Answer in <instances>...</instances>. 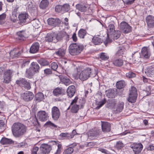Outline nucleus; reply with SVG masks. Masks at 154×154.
Wrapping results in <instances>:
<instances>
[{
  "instance_id": "1",
  "label": "nucleus",
  "mask_w": 154,
  "mask_h": 154,
  "mask_svg": "<svg viewBox=\"0 0 154 154\" xmlns=\"http://www.w3.org/2000/svg\"><path fill=\"white\" fill-rule=\"evenodd\" d=\"M26 129L25 126L19 123H14L12 127L13 134L16 137L23 135L26 132Z\"/></svg>"
},
{
  "instance_id": "2",
  "label": "nucleus",
  "mask_w": 154,
  "mask_h": 154,
  "mask_svg": "<svg viewBox=\"0 0 154 154\" xmlns=\"http://www.w3.org/2000/svg\"><path fill=\"white\" fill-rule=\"evenodd\" d=\"M84 48V46L82 45L73 43L70 45L69 51V54L72 55H77L80 54Z\"/></svg>"
},
{
  "instance_id": "3",
  "label": "nucleus",
  "mask_w": 154,
  "mask_h": 154,
  "mask_svg": "<svg viewBox=\"0 0 154 154\" xmlns=\"http://www.w3.org/2000/svg\"><path fill=\"white\" fill-rule=\"evenodd\" d=\"M93 69L90 68H86L82 70L79 75V79L83 81L87 80L92 75Z\"/></svg>"
},
{
  "instance_id": "4",
  "label": "nucleus",
  "mask_w": 154,
  "mask_h": 154,
  "mask_svg": "<svg viewBox=\"0 0 154 154\" xmlns=\"http://www.w3.org/2000/svg\"><path fill=\"white\" fill-rule=\"evenodd\" d=\"M116 102L115 99H112L110 101L111 106L116 111V113H119L122 111L124 107V103L122 102H119L116 104Z\"/></svg>"
},
{
  "instance_id": "5",
  "label": "nucleus",
  "mask_w": 154,
  "mask_h": 154,
  "mask_svg": "<svg viewBox=\"0 0 154 154\" xmlns=\"http://www.w3.org/2000/svg\"><path fill=\"white\" fill-rule=\"evenodd\" d=\"M13 72V71L11 69H8L5 72L3 76V83L8 84L11 81Z\"/></svg>"
},
{
  "instance_id": "6",
  "label": "nucleus",
  "mask_w": 154,
  "mask_h": 154,
  "mask_svg": "<svg viewBox=\"0 0 154 154\" xmlns=\"http://www.w3.org/2000/svg\"><path fill=\"white\" fill-rule=\"evenodd\" d=\"M119 27L121 31L125 33L130 32L131 30V27L125 22H122L120 24Z\"/></svg>"
},
{
  "instance_id": "7",
  "label": "nucleus",
  "mask_w": 154,
  "mask_h": 154,
  "mask_svg": "<svg viewBox=\"0 0 154 154\" xmlns=\"http://www.w3.org/2000/svg\"><path fill=\"white\" fill-rule=\"evenodd\" d=\"M16 83L20 86L24 87L28 90L29 89L31 88L29 82L25 79H20L16 81Z\"/></svg>"
},
{
  "instance_id": "8",
  "label": "nucleus",
  "mask_w": 154,
  "mask_h": 154,
  "mask_svg": "<svg viewBox=\"0 0 154 154\" xmlns=\"http://www.w3.org/2000/svg\"><path fill=\"white\" fill-rule=\"evenodd\" d=\"M78 99L77 97H75L70 103V106H72L71 110L73 113H76L79 109V105L77 104Z\"/></svg>"
},
{
  "instance_id": "9",
  "label": "nucleus",
  "mask_w": 154,
  "mask_h": 154,
  "mask_svg": "<svg viewBox=\"0 0 154 154\" xmlns=\"http://www.w3.org/2000/svg\"><path fill=\"white\" fill-rule=\"evenodd\" d=\"M51 115L53 119L57 120L60 116V112L58 108L55 106L53 107L51 109Z\"/></svg>"
},
{
  "instance_id": "10",
  "label": "nucleus",
  "mask_w": 154,
  "mask_h": 154,
  "mask_svg": "<svg viewBox=\"0 0 154 154\" xmlns=\"http://www.w3.org/2000/svg\"><path fill=\"white\" fill-rule=\"evenodd\" d=\"M129 96L127 98V100L131 103H134L135 102V87L134 86H131V88L129 90Z\"/></svg>"
},
{
  "instance_id": "11",
  "label": "nucleus",
  "mask_w": 154,
  "mask_h": 154,
  "mask_svg": "<svg viewBox=\"0 0 154 154\" xmlns=\"http://www.w3.org/2000/svg\"><path fill=\"white\" fill-rule=\"evenodd\" d=\"M37 116L39 119L42 121L47 120L48 118V114L44 111H40L37 114Z\"/></svg>"
},
{
  "instance_id": "12",
  "label": "nucleus",
  "mask_w": 154,
  "mask_h": 154,
  "mask_svg": "<svg viewBox=\"0 0 154 154\" xmlns=\"http://www.w3.org/2000/svg\"><path fill=\"white\" fill-rule=\"evenodd\" d=\"M34 95L30 91H26L23 94L22 97L23 100L26 101L31 100L33 98Z\"/></svg>"
},
{
  "instance_id": "13",
  "label": "nucleus",
  "mask_w": 154,
  "mask_h": 154,
  "mask_svg": "<svg viewBox=\"0 0 154 154\" xmlns=\"http://www.w3.org/2000/svg\"><path fill=\"white\" fill-rule=\"evenodd\" d=\"M150 56V53L149 49L146 47H144L141 50L140 56L145 59L149 58Z\"/></svg>"
},
{
  "instance_id": "14",
  "label": "nucleus",
  "mask_w": 154,
  "mask_h": 154,
  "mask_svg": "<svg viewBox=\"0 0 154 154\" xmlns=\"http://www.w3.org/2000/svg\"><path fill=\"white\" fill-rule=\"evenodd\" d=\"M101 127L103 131L105 133L109 132L111 129L110 124L107 122H102Z\"/></svg>"
},
{
  "instance_id": "15",
  "label": "nucleus",
  "mask_w": 154,
  "mask_h": 154,
  "mask_svg": "<svg viewBox=\"0 0 154 154\" xmlns=\"http://www.w3.org/2000/svg\"><path fill=\"white\" fill-rule=\"evenodd\" d=\"M39 44L36 42L33 43L31 46L29 52L31 53H35L39 50Z\"/></svg>"
},
{
  "instance_id": "16",
  "label": "nucleus",
  "mask_w": 154,
  "mask_h": 154,
  "mask_svg": "<svg viewBox=\"0 0 154 154\" xmlns=\"http://www.w3.org/2000/svg\"><path fill=\"white\" fill-rule=\"evenodd\" d=\"M106 95L109 98H115L117 96L116 91L113 89H109L106 91Z\"/></svg>"
},
{
  "instance_id": "17",
  "label": "nucleus",
  "mask_w": 154,
  "mask_h": 154,
  "mask_svg": "<svg viewBox=\"0 0 154 154\" xmlns=\"http://www.w3.org/2000/svg\"><path fill=\"white\" fill-rule=\"evenodd\" d=\"M30 68L35 73H38L39 72L40 69V66L36 62H32Z\"/></svg>"
},
{
  "instance_id": "18",
  "label": "nucleus",
  "mask_w": 154,
  "mask_h": 154,
  "mask_svg": "<svg viewBox=\"0 0 154 154\" xmlns=\"http://www.w3.org/2000/svg\"><path fill=\"white\" fill-rule=\"evenodd\" d=\"M76 7L79 11L85 12L89 8V6L88 5L80 4L77 5Z\"/></svg>"
},
{
  "instance_id": "19",
  "label": "nucleus",
  "mask_w": 154,
  "mask_h": 154,
  "mask_svg": "<svg viewBox=\"0 0 154 154\" xmlns=\"http://www.w3.org/2000/svg\"><path fill=\"white\" fill-rule=\"evenodd\" d=\"M61 82L66 85H68L72 83V82L67 77L63 75H60L59 76Z\"/></svg>"
},
{
  "instance_id": "20",
  "label": "nucleus",
  "mask_w": 154,
  "mask_h": 154,
  "mask_svg": "<svg viewBox=\"0 0 154 154\" xmlns=\"http://www.w3.org/2000/svg\"><path fill=\"white\" fill-rule=\"evenodd\" d=\"M145 72L148 76L154 77V66L148 67L145 70Z\"/></svg>"
},
{
  "instance_id": "21",
  "label": "nucleus",
  "mask_w": 154,
  "mask_h": 154,
  "mask_svg": "<svg viewBox=\"0 0 154 154\" xmlns=\"http://www.w3.org/2000/svg\"><path fill=\"white\" fill-rule=\"evenodd\" d=\"M146 21L149 27H154V17L153 16H148L146 18Z\"/></svg>"
},
{
  "instance_id": "22",
  "label": "nucleus",
  "mask_w": 154,
  "mask_h": 154,
  "mask_svg": "<svg viewBox=\"0 0 154 154\" xmlns=\"http://www.w3.org/2000/svg\"><path fill=\"white\" fill-rule=\"evenodd\" d=\"M28 15L26 12L21 13L19 15L18 18L20 23H25L28 18Z\"/></svg>"
},
{
  "instance_id": "23",
  "label": "nucleus",
  "mask_w": 154,
  "mask_h": 154,
  "mask_svg": "<svg viewBox=\"0 0 154 154\" xmlns=\"http://www.w3.org/2000/svg\"><path fill=\"white\" fill-rule=\"evenodd\" d=\"M75 92V87L73 85L69 86L67 90V95L70 97H72L74 95Z\"/></svg>"
},
{
  "instance_id": "24",
  "label": "nucleus",
  "mask_w": 154,
  "mask_h": 154,
  "mask_svg": "<svg viewBox=\"0 0 154 154\" xmlns=\"http://www.w3.org/2000/svg\"><path fill=\"white\" fill-rule=\"evenodd\" d=\"M54 35V32L48 33L45 37V41L48 42H52L53 41H54L55 40Z\"/></svg>"
},
{
  "instance_id": "25",
  "label": "nucleus",
  "mask_w": 154,
  "mask_h": 154,
  "mask_svg": "<svg viewBox=\"0 0 154 154\" xmlns=\"http://www.w3.org/2000/svg\"><path fill=\"white\" fill-rule=\"evenodd\" d=\"M107 36L110 35H112L113 33L116 31L115 30V26L113 24H110L108 26L107 29Z\"/></svg>"
},
{
  "instance_id": "26",
  "label": "nucleus",
  "mask_w": 154,
  "mask_h": 154,
  "mask_svg": "<svg viewBox=\"0 0 154 154\" xmlns=\"http://www.w3.org/2000/svg\"><path fill=\"white\" fill-rule=\"evenodd\" d=\"M35 99L37 102H40L44 99V95L42 93H38L35 95Z\"/></svg>"
},
{
  "instance_id": "27",
  "label": "nucleus",
  "mask_w": 154,
  "mask_h": 154,
  "mask_svg": "<svg viewBox=\"0 0 154 154\" xmlns=\"http://www.w3.org/2000/svg\"><path fill=\"white\" fill-rule=\"evenodd\" d=\"M112 63L115 66L120 67L123 64V60L120 58L115 59L112 61Z\"/></svg>"
},
{
  "instance_id": "28",
  "label": "nucleus",
  "mask_w": 154,
  "mask_h": 154,
  "mask_svg": "<svg viewBox=\"0 0 154 154\" xmlns=\"http://www.w3.org/2000/svg\"><path fill=\"white\" fill-rule=\"evenodd\" d=\"M1 143L3 144H11L14 143V141L11 139L6 138H3L0 141Z\"/></svg>"
},
{
  "instance_id": "29",
  "label": "nucleus",
  "mask_w": 154,
  "mask_h": 154,
  "mask_svg": "<svg viewBox=\"0 0 154 154\" xmlns=\"http://www.w3.org/2000/svg\"><path fill=\"white\" fill-rule=\"evenodd\" d=\"M66 50L64 48H60L55 52L56 55L60 57H62L65 55Z\"/></svg>"
},
{
  "instance_id": "30",
  "label": "nucleus",
  "mask_w": 154,
  "mask_h": 154,
  "mask_svg": "<svg viewBox=\"0 0 154 154\" xmlns=\"http://www.w3.org/2000/svg\"><path fill=\"white\" fill-rule=\"evenodd\" d=\"M143 148V146L140 143H135V154H139Z\"/></svg>"
},
{
  "instance_id": "31",
  "label": "nucleus",
  "mask_w": 154,
  "mask_h": 154,
  "mask_svg": "<svg viewBox=\"0 0 154 154\" xmlns=\"http://www.w3.org/2000/svg\"><path fill=\"white\" fill-rule=\"evenodd\" d=\"M21 52H17L16 49H14L11 51L10 53V57L13 58L15 57H17L21 54Z\"/></svg>"
},
{
  "instance_id": "32",
  "label": "nucleus",
  "mask_w": 154,
  "mask_h": 154,
  "mask_svg": "<svg viewBox=\"0 0 154 154\" xmlns=\"http://www.w3.org/2000/svg\"><path fill=\"white\" fill-rule=\"evenodd\" d=\"M17 34L20 39L24 40L26 37L25 32L24 30L19 31L17 32Z\"/></svg>"
},
{
  "instance_id": "33",
  "label": "nucleus",
  "mask_w": 154,
  "mask_h": 154,
  "mask_svg": "<svg viewBox=\"0 0 154 154\" xmlns=\"http://www.w3.org/2000/svg\"><path fill=\"white\" fill-rule=\"evenodd\" d=\"M49 0H42L41 2L39 7L42 9H45L49 5Z\"/></svg>"
},
{
  "instance_id": "34",
  "label": "nucleus",
  "mask_w": 154,
  "mask_h": 154,
  "mask_svg": "<svg viewBox=\"0 0 154 154\" xmlns=\"http://www.w3.org/2000/svg\"><path fill=\"white\" fill-rule=\"evenodd\" d=\"M103 40L99 37L94 36L92 39L93 43L95 45H99L102 42Z\"/></svg>"
},
{
  "instance_id": "35",
  "label": "nucleus",
  "mask_w": 154,
  "mask_h": 154,
  "mask_svg": "<svg viewBox=\"0 0 154 154\" xmlns=\"http://www.w3.org/2000/svg\"><path fill=\"white\" fill-rule=\"evenodd\" d=\"M35 73L30 68L27 69L26 71V76L28 78H31Z\"/></svg>"
},
{
  "instance_id": "36",
  "label": "nucleus",
  "mask_w": 154,
  "mask_h": 154,
  "mask_svg": "<svg viewBox=\"0 0 154 154\" xmlns=\"http://www.w3.org/2000/svg\"><path fill=\"white\" fill-rule=\"evenodd\" d=\"M120 32L119 31H116L114 32L112 35H109L108 37H110L114 39H117L119 38L120 35Z\"/></svg>"
},
{
  "instance_id": "37",
  "label": "nucleus",
  "mask_w": 154,
  "mask_h": 154,
  "mask_svg": "<svg viewBox=\"0 0 154 154\" xmlns=\"http://www.w3.org/2000/svg\"><path fill=\"white\" fill-rule=\"evenodd\" d=\"M54 38H55V40L54 41V42H56L62 40V32H60L58 33L54 32Z\"/></svg>"
},
{
  "instance_id": "38",
  "label": "nucleus",
  "mask_w": 154,
  "mask_h": 154,
  "mask_svg": "<svg viewBox=\"0 0 154 154\" xmlns=\"http://www.w3.org/2000/svg\"><path fill=\"white\" fill-rule=\"evenodd\" d=\"M90 136L97 137L101 134V131L99 130H92L90 131Z\"/></svg>"
},
{
  "instance_id": "39",
  "label": "nucleus",
  "mask_w": 154,
  "mask_h": 154,
  "mask_svg": "<svg viewBox=\"0 0 154 154\" xmlns=\"http://www.w3.org/2000/svg\"><path fill=\"white\" fill-rule=\"evenodd\" d=\"M37 61L38 63L42 66H48L49 64V62L44 58H41Z\"/></svg>"
},
{
  "instance_id": "40",
  "label": "nucleus",
  "mask_w": 154,
  "mask_h": 154,
  "mask_svg": "<svg viewBox=\"0 0 154 154\" xmlns=\"http://www.w3.org/2000/svg\"><path fill=\"white\" fill-rule=\"evenodd\" d=\"M53 95L56 96L58 97L62 94V89L58 88H55L53 91Z\"/></svg>"
},
{
  "instance_id": "41",
  "label": "nucleus",
  "mask_w": 154,
  "mask_h": 154,
  "mask_svg": "<svg viewBox=\"0 0 154 154\" xmlns=\"http://www.w3.org/2000/svg\"><path fill=\"white\" fill-rule=\"evenodd\" d=\"M87 34V32L85 30L81 29L78 32V36L80 38H84Z\"/></svg>"
},
{
  "instance_id": "42",
  "label": "nucleus",
  "mask_w": 154,
  "mask_h": 154,
  "mask_svg": "<svg viewBox=\"0 0 154 154\" xmlns=\"http://www.w3.org/2000/svg\"><path fill=\"white\" fill-rule=\"evenodd\" d=\"M116 86L117 88L121 89L125 86V82L123 81H119L116 83Z\"/></svg>"
},
{
  "instance_id": "43",
  "label": "nucleus",
  "mask_w": 154,
  "mask_h": 154,
  "mask_svg": "<svg viewBox=\"0 0 154 154\" xmlns=\"http://www.w3.org/2000/svg\"><path fill=\"white\" fill-rule=\"evenodd\" d=\"M59 136L63 139H71L72 137L70 135L69 133L67 132L61 133L59 135Z\"/></svg>"
},
{
  "instance_id": "44",
  "label": "nucleus",
  "mask_w": 154,
  "mask_h": 154,
  "mask_svg": "<svg viewBox=\"0 0 154 154\" xmlns=\"http://www.w3.org/2000/svg\"><path fill=\"white\" fill-rule=\"evenodd\" d=\"M62 13L67 12L70 9V5L67 4H65L62 5Z\"/></svg>"
},
{
  "instance_id": "45",
  "label": "nucleus",
  "mask_w": 154,
  "mask_h": 154,
  "mask_svg": "<svg viewBox=\"0 0 154 154\" xmlns=\"http://www.w3.org/2000/svg\"><path fill=\"white\" fill-rule=\"evenodd\" d=\"M19 8V7L17 5L13 7L12 10V15L13 17H17V12Z\"/></svg>"
},
{
  "instance_id": "46",
  "label": "nucleus",
  "mask_w": 154,
  "mask_h": 154,
  "mask_svg": "<svg viewBox=\"0 0 154 154\" xmlns=\"http://www.w3.org/2000/svg\"><path fill=\"white\" fill-rule=\"evenodd\" d=\"M124 48L123 47H120L119 48V49L116 54V57L122 56L123 54Z\"/></svg>"
},
{
  "instance_id": "47",
  "label": "nucleus",
  "mask_w": 154,
  "mask_h": 154,
  "mask_svg": "<svg viewBox=\"0 0 154 154\" xmlns=\"http://www.w3.org/2000/svg\"><path fill=\"white\" fill-rule=\"evenodd\" d=\"M48 24L49 25L51 26H55L56 19L51 18H49L47 20Z\"/></svg>"
},
{
  "instance_id": "48",
  "label": "nucleus",
  "mask_w": 154,
  "mask_h": 154,
  "mask_svg": "<svg viewBox=\"0 0 154 154\" xmlns=\"http://www.w3.org/2000/svg\"><path fill=\"white\" fill-rule=\"evenodd\" d=\"M45 125H47L48 127L51 128H57V126L55 125L53 123L51 122L50 121L47 122L45 124Z\"/></svg>"
},
{
  "instance_id": "49",
  "label": "nucleus",
  "mask_w": 154,
  "mask_h": 154,
  "mask_svg": "<svg viewBox=\"0 0 154 154\" xmlns=\"http://www.w3.org/2000/svg\"><path fill=\"white\" fill-rule=\"evenodd\" d=\"M62 39H64L66 41H68L69 38V35L66 32L62 31Z\"/></svg>"
},
{
  "instance_id": "50",
  "label": "nucleus",
  "mask_w": 154,
  "mask_h": 154,
  "mask_svg": "<svg viewBox=\"0 0 154 154\" xmlns=\"http://www.w3.org/2000/svg\"><path fill=\"white\" fill-rule=\"evenodd\" d=\"M30 62V60L29 59H26L22 60L21 61L22 63V66L23 67L26 66H27Z\"/></svg>"
},
{
  "instance_id": "51",
  "label": "nucleus",
  "mask_w": 154,
  "mask_h": 154,
  "mask_svg": "<svg viewBox=\"0 0 154 154\" xmlns=\"http://www.w3.org/2000/svg\"><path fill=\"white\" fill-rule=\"evenodd\" d=\"M124 146L123 143L121 141L117 142L115 146V147L118 149H120L122 148Z\"/></svg>"
},
{
  "instance_id": "52",
  "label": "nucleus",
  "mask_w": 154,
  "mask_h": 154,
  "mask_svg": "<svg viewBox=\"0 0 154 154\" xmlns=\"http://www.w3.org/2000/svg\"><path fill=\"white\" fill-rule=\"evenodd\" d=\"M73 149L72 147H69L65 149L64 153L65 154H71L73 151Z\"/></svg>"
},
{
  "instance_id": "53",
  "label": "nucleus",
  "mask_w": 154,
  "mask_h": 154,
  "mask_svg": "<svg viewBox=\"0 0 154 154\" xmlns=\"http://www.w3.org/2000/svg\"><path fill=\"white\" fill-rule=\"evenodd\" d=\"M106 103V99L104 98L102 101L100 102L97 105V106L96 107V109H99L102 106H103Z\"/></svg>"
},
{
  "instance_id": "54",
  "label": "nucleus",
  "mask_w": 154,
  "mask_h": 154,
  "mask_svg": "<svg viewBox=\"0 0 154 154\" xmlns=\"http://www.w3.org/2000/svg\"><path fill=\"white\" fill-rule=\"evenodd\" d=\"M32 25L35 28H38V24L39 23V20L36 19L33 20L32 21Z\"/></svg>"
},
{
  "instance_id": "55",
  "label": "nucleus",
  "mask_w": 154,
  "mask_h": 154,
  "mask_svg": "<svg viewBox=\"0 0 154 154\" xmlns=\"http://www.w3.org/2000/svg\"><path fill=\"white\" fill-rule=\"evenodd\" d=\"M109 58V57L104 53H102L100 55V58L102 60H106Z\"/></svg>"
},
{
  "instance_id": "56",
  "label": "nucleus",
  "mask_w": 154,
  "mask_h": 154,
  "mask_svg": "<svg viewBox=\"0 0 154 154\" xmlns=\"http://www.w3.org/2000/svg\"><path fill=\"white\" fill-rule=\"evenodd\" d=\"M32 119V120H31V121L32 123L33 124V125L35 126L38 125H39V122L36 116L33 117L32 118H31V119Z\"/></svg>"
},
{
  "instance_id": "57",
  "label": "nucleus",
  "mask_w": 154,
  "mask_h": 154,
  "mask_svg": "<svg viewBox=\"0 0 154 154\" xmlns=\"http://www.w3.org/2000/svg\"><path fill=\"white\" fill-rule=\"evenodd\" d=\"M55 11L58 12L62 13V7L61 5H57L55 7Z\"/></svg>"
},
{
  "instance_id": "58",
  "label": "nucleus",
  "mask_w": 154,
  "mask_h": 154,
  "mask_svg": "<svg viewBox=\"0 0 154 154\" xmlns=\"http://www.w3.org/2000/svg\"><path fill=\"white\" fill-rule=\"evenodd\" d=\"M126 77L128 78H131L135 77V73L131 72L127 73L126 74Z\"/></svg>"
},
{
  "instance_id": "59",
  "label": "nucleus",
  "mask_w": 154,
  "mask_h": 154,
  "mask_svg": "<svg viewBox=\"0 0 154 154\" xmlns=\"http://www.w3.org/2000/svg\"><path fill=\"white\" fill-rule=\"evenodd\" d=\"M57 146V149L55 152L57 154H60L62 149V145L61 144H58Z\"/></svg>"
},
{
  "instance_id": "60",
  "label": "nucleus",
  "mask_w": 154,
  "mask_h": 154,
  "mask_svg": "<svg viewBox=\"0 0 154 154\" xmlns=\"http://www.w3.org/2000/svg\"><path fill=\"white\" fill-rule=\"evenodd\" d=\"M44 72L46 75H48L52 73V70L51 69L46 68L44 70Z\"/></svg>"
},
{
  "instance_id": "61",
  "label": "nucleus",
  "mask_w": 154,
  "mask_h": 154,
  "mask_svg": "<svg viewBox=\"0 0 154 154\" xmlns=\"http://www.w3.org/2000/svg\"><path fill=\"white\" fill-rule=\"evenodd\" d=\"M51 66L52 69L54 71H56L58 67V65L56 63L53 62L51 63Z\"/></svg>"
},
{
  "instance_id": "62",
  "label": "nucleus",
  "mask_w": 154,
  "mask_h": 154,
  "mask_svg": "<svg viewBox=\"0 0 154 154\" xmlns=\"http://www.w3.org/2000/svg\"><path fill=\"white\" fill-rule=\"evenodd\" d=\"M98 150L105 154H110V153L107 150L102 148H99Z\"/></svg>"
},
{
  "instance_id": "63",
  "label": "nucleus",
  "mask_w": 154,
  "mask_h": 154,
  "mask_svg": "<svg viewBox=\"0 0 154 154\" xmlns=\"http://www.w3.org/2000/svg\"><path fill=\"white\" fill-rule=\"evenodd\" d=\"M39 148L38 147L35 146L34 147L32 151V154H37V152Z\"/></svg>"
},
{
  "instance_id": "64",
  "label": "nucleus",
  "mask_w": 154,
  "mask_h": 154,
  "mask_svg": "<svg viewBox=\"0 0 154 154\" xmlns=\"http://www.w3.org/2000/svg\"><path fill=\"white\" fill-rule=\"evenodd\" d=\"M6 104L5 101H0V108L3 109L5 106Z\"/></svg>"
}]
</instances>
